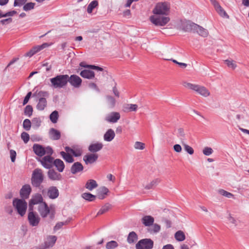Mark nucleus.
<instances>
[{
	"label": "nucleus",
	"instance_id": "nucleus-1",
	"mask_svg": "<svg viewBox=\"0 0 249 249\" xmlns=\"http://www.w3.org/2000/svg\"><path fill=\"white\" fill-rule=\"evenodd\" d=\"M182 85L186 88L196 91L198 94L204 97H208L210 92L205 87L197 84H194L187 82H183Z\"/></svg>",
	"mask_w": 249,
	"mask_h": 249
},
{
	"label": "nucleus",
	"instance_id": "nucleus-2",
	"mask_svg": "<svg viewBox=\"0 0 249 249\" xmlns=\"http://www.w3.org/2000/svg\"><path fill=\"white\" fill-rule=\"evenodd\" d=\"M67 74H59L50 79L51 86L53 89H61L67 85Z\"/></svg>",
	"mask_w": 249,
	"mask_h": 249
},
{
	"label": "nucleus",
	"instance_id": "nucleus-3",
	"mask_svg": "<svg viewBox=\"0 0 249 249\" xmlns=\"http://www.w3.org/2000/svg\"><path fill=\"white\" fill-rule=\"evenodd\" d=\"M13 205L21 216L25 215L27 208V203L24 199L15 198L13 200Z\"/></svg>",
	"mask_w": 249,
	"mask_h": 249
},
{
	"label": "nucleus",
	"instance_id": "nucleus-4",
	"mask_svg": "<svg viewBox=\"0 0 249 249\" xmlns=\"http://www.w3.org/2000/svg\"><path fill=\"white\" fill-rule=\"evenodd\" d=\"M170 8V4L167 2H158L152 12L156 15H167Z\"/></svg>",
	"mask_w": 249,
	"mask_h": 249
},
{
	"label": "nucleus",
	"instance_id": "nucleus-5",
	"mask_svg": "<svg viewBox=\"0 0 249 249\" xmlns=\"http://www.w3.org/2000/svg\"><path fill=\"white\" fill-rule=\"evenodd\" d=\"M31 183L34 187H39L44 180V176L41 169H35L32 173Z\"/></svg>",
	"mask_w": 249,
	"mask_h": 249
},
{
	"label": "nucleus",
	"instance_id": "nucleus-6",
	"mask_svg": "<svg viewBox=\"0 0 249 249\" xmlns=\"http://www.w3.org/2000/svg\"><path fill=\"white\" fill-rule=\"evenodd\" d=\"M33 149L35 153L39 157H42L45 154L52 155L53 153V150L51 147H44L37 143L33 145Z\"/></svg>",
	"mask_w": 249,
	"mask_h": 249
},
{
	"label": "nucleus",
	"instance_id": "nucleus-7",
	"mask_svg": "<svg viewBox=\"0 0 249 249\" xmlns=\"http://www.w3.org/2000/svg\"><path fill=\"white\" fill-rule=\"evenodd\" d=\"M150 20L156 26H163L170 21V18L167 17H159L154 15L150 16Z\"/></svg>",
	"mask_w": 249,
	"mask_h": 249
},
{
	"label": "nucleus",
	"instance_id": "nucleus-8",
	"mask_svg": "<svg viewBox=\"0 0 249 249\" xmlns=\"http://www.w3.org/2000/svg\"><path fill=\"white\" fill-rule=\"evenodd\" d=\"M196 24L190 20H181L178 24V28L185 32H190L194 30Z\"/></svg>",
	"mask_w": 249,
	"mask_h": 249
},
{
	"label": "nucleus",
	"instance_id": "nucleus-9",
	"mask_svg": "<svg viewBox=\"0 0 249 249\" xmlns=\"http://www.w3.org/2000/svg\"><path fill=\"white\" fill-rule=\"evenodd\" d=\"M28 214L29 223L32 227L37 226L39 223L40 218L36 213L33 212L32 208H30Z\"/></svg>",
	"mask_w": 249,
	"mask_h": 249
},
{
	"label": "nucleus",
	"instance_id": "nucleus-10",
	"mask_svg": "<svg viewBox=\"0 0 249 249\" xmlns=\"http://www.w3.org/2000/svg\"><path fill=\"white\" fill-rule=\"evenodd\" d=\"M154 242L150 239H143L140 240L136 245V249H152Z\"/></svg>",
	"mask_w": 249,
	"mask_h": 249
},
{
	"label": "nucleus",
	"instance_id": "nucleus-11",
	"mask_svg": "<svg viewBox=\"0 0 249 249\" xmlns=\"http://www.w3.org/2000/svg\"><path fill=\"white\" fill-rule=\"evenodd\" d=\"M67 83L69 82L70 85L75 88H79L81 87L82 83V79L76 74H72L69 76L68 75Z\"/></svg>",
	"mask_w": 249,
	"mask_h": 249
},
{
	"label": "nucleus",
	"instance_id": "nucleus-12",
	"mask_svg": "<svg viewBox=\"0 0 249 249\" xmlns=\"http://www.w3.org/2000/svg\"><path fill=\"white\" fill-rule=\"evenodd\" d=\"M52 155H48L44 156L42 159H39L38 161H39L42 165L46 169H51L53 164L54 159L51 156Z\"/></svg>",
	"mask_w": 249,
	"mask_h": 249
},
{
	"label": "nucleus",
	"instance_id": "nucleus-13",
	"mask_svg": "<svg viewBox=\"0 0 249 249\" xmlns=\"http://www.w3.org/2000/svg\"><path fill=\"white\" fill-rule=\"evenodd\" d=\"M32 192V188L29 184H25L21 188L19 194L21 199L28 198Z\"/></svg>",
	"mask_w": 249,
	"mask_h": 249
},
{
	"label": "nucleus",
	"instance_id": "nucleus-14",
	"mask_svg": "<svg viewBox=\"0 0 249 249\" xmlns=\"http://www.w3.org/2000/svg\"><path fill=\"white\" fill-rule=\"evenodd\" d=\"M120 118V113L118 112H111L106 116L105 120L110 123H116Z\"/></svg>",
	"mask_w": 249,
	"mask_h": 249
},
{
	"label": "nucleus",
	"instance_id": "nucleus-15",
	"mask_svg": "<svg viewBox=\"0 0 249 249\" xmlns=\"http://www.w3.org/2000/svg\"><path fill=\"white\" fill-rule=\"evenodd\" d=\"M211 3L214 6L216 12L222 17L228 18L229 16L225 11L220 5L219 3L216 0H210Z\"/></svg>",
	"mask_w": 249,
	"mask_h": 249
},
{
	"label": "nucleus",
	"instance_id": "nucleus-16",
	"mask_svg": "<svg viewBox=\"0 0 249 249\" xmlns=\"http://www.w3.org/2000/svg\"><path fill=\"white\" fill-rule=\"evenodd\" d=\"M38 211L40 215L44 218L46 217L50 213V210L46 202L40 204L38 206Z\"/></svg>",
	"mask_w": 249,
	"mask_h": 249
},
{
	"label": "nucleus",
	"instance_id": "nucleus-17",
	"mask_svg": "<svg viewBox=\"0 0 249 249\" xmlns=\"http://www.w3.org/2000/svg\"><path fill=\"white\" fill-rule=\"evenodd\" d=\"M43 197L41 194L38 193L32 196V198L30 200V208H31V206L32 205H36L38 204L39 205L42 203H44V202H43Z\"/></svg>",
	"mask_w": 249,
	"mask_h": 249
},
{
	"label": "nucleus",
	"instance_id": "nucleus-18",
	"mask_svg": "<svg viewBox=\"0 0 249 249\" xmlns=\"http://www.w3.org/2000/svg\"><path fill=\"white\" fill-rule=\"evenodd\" d=\"M98 158V154L92 153L84 156L83 157V160L86 164H92L97 160Z\"/></svg>",
	"mask_w": 249,
	"mask_h": 249
},
{
	"label": "nucleus",
	"instance_id": "nucleus-19",
	"mask_svg": "<svg viewBox=\"0 0 249 249\" xmlns=\"http://www.w3.org/2000/svg\"><path fill=\"white\" fill-rule=\"evenodd\" d=\"M47 195L51 199H55L59 196V191L55 186H51L49 188Z\"/></svg>",
	"mask_w": 249,
	"mask_h": 249
},
{
	"label": "nucleus",
	"instance_id": "nucleus-20",
	"mask_svg": "<svg viewBox=\"0 0 249 249\" xmlns=\"http://www.w3.org/2000/svg\"><path fill=\"white\" fill-rule=\"evenodd\" d=\"M49 178L52 180H60L61 179L62 176L60 174L56 172L53 169H50L48 172Z\"/></svg>",
	"mask_w": 249,
	"mask_h": 249
},
{
	"label": "nucleus",
	"instance_id": "nucleus-21",
	"mask_svg": "<svg viewBox=\"0 0 249 249\" xmlns=\"http://www.w3.org/2000/svg\"><path fill=\"white\" fill-rule=\"evenodd\" d=\"M84 167L83 165L79 162H74L71 168V173L74 175L76 173L81 172L83 170Z\"/></svg>",
	"mask_w": 249,
	"mask_h": 249
},
{
	"label": "nucleus",
	"instance_id": "nucleus-22",
	"mask_svg": "<svg viewBox=\"0 0 249 249\" xmlns=\"http://www.w3.org/2000/svg\"><path fill=\"white\" fill-rule=\"evenodd\" d=\"M103 147V145L101 142H96L90 144L88 147V150L90 152L94 153L101 150Z\"/></svg>",
	"mask_w": 249,
	"mask_h": 249
},
{
	"label": "nucleus",
	"instance_id": "nucleus-23",
	"mask_svg": "<svg viewBox=\"0 0 249 249\" xmlns=\"http://www.w3.org/2000/svg\"><path fill=\"white\" fill-rule=\"evenodd\" d=\"M80 75L83 78L88 79H92L95 76V73L94 71L87 69L81 71L80 72Z\"/></svg>",
	"mask_w": 249,
	"mask_h": 249
},
{
	"label": "nucleus",
	"instance_id": "nucleus-24",
	"mask_svg": "<svg viewBox=\"0 0 249 249\" xmlns=\"http://www.w3.org/2000/svg\"><path fill=\"white\" fill-rule=\"evenodd\" d=\"M49 134L50 138L53 140H58L61 137L60 132L53 128L50 129Z\"/></svg>",
	"mask_w": 249,
	"mask_h": 249
},
{
	"label": "nucleus",
	"instance_id": "nucleus-25",
	"mask_svg": "<svg viewBox=\"0 0 249 249\" xmlns=\"http://www.w3.org/2000/svg\"><path fill=\"white\" fill-rule=\"evenodd\" d=\"M57 238L54 235L48 236L45 241V247L49 248L53 247L56 241Z\"/></svg>",
	"mask_w": 249,
	"mask_h": 249
},
{
	"label": "nucleus",
	"instance_id": "nucleus-26",
	"mask_svg": "<svg viewBox=\"0 0 249 249\" xmlns=\"http://www.w3.org/2000/svg\"><path fill=\"white\" fill-rule=\"evenodd\" d=\"M154 222V218L150 215L144 216L142 218V223L146 227L152 226Z\"/></svg>",
	"mask_w": 249,
	"mask_h": 249
},
{
	"label": "nucleus",
	"instance_id": "nucleus-27",
	"mask_svg": "<svg viewBox=\"0 0 249 249\" xmlns=\"http://www.w3.org/2000/svg\"><path fill=\"white\" fill-rule=\"evenodd\" d=\"M194 31H196L199 35L204 37H207L209 34L207 29H204L197 24H196V26L194 28Z\"/></svg>",
	"mask_w": 249,
	"mask_h": 249
},
{
	"label": "nucleus",
	"instance_id": "nucleus-28",
	"mask_svg": "<svg viewBox=\"0 0 249 249\" xmlns=\"http://www.w3.org/2000/svg\"><path fill=\"white\" fill-rule=\"evenodd\" d=\"M115 133L111 128L108 129L104 135V139L107 142H111L115 137Z\"/></svg>",
	"mask_w": 249,
	"mask_h": 249
},
{
	"label": "nucleus",
	"instance_id": "nucleus-29",
	"mask_svg": "<svg viewBox=\"0 0 249 249\" xmlns=\"http://www.w3.org/2000/svg\"><path fill=\"white\" fill-rule=\"evenodd\" d=\"M53 165H54L59 172H62L65 168L64 162L60 159L54 160Z\"/></svg>",
	"mask_w": 249,
	"mask_h": 249
},
{
	"label": "nucleus",
	"instance_id": "nucleus-30",
	"mask_svg": "<svg viewBox=\"0 0 249 249\" xmlns=\"http://www.w3.org/2000/svg\"><path fill=\"white\" fill-rule=\"evenodd\" d=\"M98 186L96 181L94 179H89L85 184V188L89 191H92Z\"/></svg>",
	"mask_w": 249,
	"mask_h": 249
},
{
	"label": "nucleus",
	"instance_id": "nucleus-31",
	"mask_svg": "<svg viewBox=\"0 0 249 249\" xmlns=\"http://www.w3.org/2000/svg\"><path fill=\"white\" fill-rule=\"evenodd\" d=\"M47 106V100L45 98H39L36 108L39 110H43Z\"/></svg>",
	"mask_w": 249,
	"mask_h": 249
},
{
	"label": "nucleus",
	"instance_id": "nucleus-32",
	"mask_svg": "<svg viewBox=\"0 0 249 249\" xmlns=\"http://www.w3.org/2000/svg\"><path fill=\"white\" fill-rule=\"evenodd\" d=\"M108 192V189L106 187H102L98 190L97 196L100 199H103L105 198V195H107Z\"/></svg>",
	"mask_w": 249,
	"mask_h": 249
},
{
	"label": "nucleus",
	"instance_id": "nucleus-33",
	"mask_svg": "<svg viewBox=\"0 0 249 249\" xmlns=\"http://www.w3.org/2000/svg\"><path fill=\"white\" fill-rule=\"evenodd\" d=\"M60 155L67 162L72 163L74 161V159L72 156L70 154H66L64 151L60 152Z\"/></svg>",
	"mask_w": 249,
	"mask_h": 249
},
{
	"label": "nucleus",
	"instance_id": "nucleus-34",
	"mask_svg": "<svg viewBox=\"0 0 249 249\" xmlns=\"http://www.w3.org/2000/svg\"><path fill=\"white\" fill-rule=\"evenodd\" d=\"M107 104L109 108H113L116 105V100L114 98L110 95L106 96Z\"/></svg>",
	"mask_w": 249,
	"mask_h": 249
},
{
	"label": "nucleus",
	"instance_id": "nucleus-35",
	"mask_svg": "<svg viewBox=\"0 0 249 249\" xmlns=\"http://www.w3.org/2000/svg\"><path fill=\"white\" fill-rule=\"evenodd\" d=\"M137 235L134 231L130 232L127 237V241L129 244L135 242L137 240Z\"/></svg>",
	"mask_w": 249,
	"mask_h": 249
},
{
	"label": "nucleus",
	"instance_id": "nucleus-36",
	"mask_svg": "<svg viewBox=\"0 0 249 249\" xmlns=\"http://www.w3.org/2000/svg\"><path fill=\"white\" fill-rule=\"evenodd\" d=\"M50 45L47 43H44L41 45L36 46L32 48L33 51L34 53L36 54L43 49L49 47Z\"/></svg>",
	"mask_w": 249,
	"mask_h": 249
},
{
	"label": "nucleus",
	"instance_id": "nucleus-37",
	"mask_svg": "<svg viewBox=\"0 0 249 249\" xmlns=\"http://www.w3.org/2000/svg\"><path fill=\"white\" fill-rule=\"evenodd\" d=\"M175 238L178 241H182L185 239V235L181 231H178L175 234Z\"/></svg>",
	"mask_w": 249,
	"mask_h": 249
},
{
	"label": "nucleus",
	"instance_id": "nucleus-38",
	"mask_svg": "<svg viewBox=\"0 0 249 249\" xmlns=\"http://www.w3.org/2000/svg\"><path fill=\"white\" fill-rule=\"evenodd\" d=\"M82 197L89 201H92L95 199L96 196L89 193H84L82 194Z\"/></svg>",
	"mask_w": 249,
	"mask_h": 249
},
{
	"label": "nucleus",
	"instance_id": "nucleus-39",
	"mask_svg": "<svg viewBox=\"0 0 249 249\" xmlns=\"http://www.w3.org/2000/svg\"><path fill=\"white\" fill-rule=\"evenodd\" d=\"M98 4V1L94 0L92 1L88 5L87 8V12L88 13H91L92 10L95 8Z\"/></svg>",
	"mask_w": 249,
	"mask_h": 249
},
{
	"label": "nucleus",
	"instance_id": "nucleus-40",
	"mask_svg": "<svg viewBox=\"0 0 249 249\" xmlns=\"http://www.w3.org/2000/svg\"><path fill=\"white\" fill-rule=\"evenodd\" d=\"M58 118V112L56 110L53 111L50 115V119L53 123H56Z\"/></svg>",
	"mask_w": 249,
	"mask_h": 249
},
{
	"label": "nucleus",
	"instance_id": "nucleus-41",
	"mask_svg": "<svg viewBox=\"0 0 249 249\" xmlns=\"http://www.w3.org/2000/svg\"><path fill=\"white\" fill-rule=\"evenodd\" d=\"M118 246V243L115 241H111L107 242L106 247L107 249H114Z\"/></svg>",
	"mask_w": 249,
	"mask_h": 249
},
{
	"label": "nucleus",
	"instance_id": "nucleus-42",
	"mask_svg": "<svg viewBox=\"0 0 249 249\" xmlns=\"http://www.w3.org/2000/svg\"><path fill=\"white\" fill-rule=\"evenodd\" d=\"M35 6V3L34 2H28L27 3H25L23 7V9L25 11H28L31 10H32L34 8Z\"/></svg>",
	"mask_w": 249,
	"mask_h": 249
},
{
	"label": "nucleus",
	"instance_id": "nucleus-43",
	"mask_svg": "<svg viewBox=\"0 0 249 249\" xmlns=\"http://www.w3.org/2000/svg\"><path fill=\"white\" fill-rule=\"evenodd\" d=\"M225 63L227 64L228 67L233 70L235 69L237 67L236 62L232 60L227 59L225 60Z\"/></svg>",
	"mask_w": 249,
	"mask_h": 249
},
{
	"label": "nucleus",
	"instance_id": "nucleus-44",
	"mask_svg": "<svg viewBox=\"0 0 249 249\" xmlns=\"http://www.w3.org/2000/svg\"><path fill=\"white\" fill-rule=\"evenodd\" d=\"M218 192L221 195L227 197L228 198H231L233 196V194L228 192L223 189H219L218 190Z\"/></svg>",
	"mask_w": 249,
	"mask_h": 249
},
{
	"label": "nucleus",
	"instance_id": "nucleus-45",
	"mask_svg": "<svg viewBox=\"0 0 249 249\" xmlns=\"http://www.w3.org/2000/svg\"><path fill=\"white\" fill-rule=\"evenodd\" d=\"M110 205L108 204H105L100 209L97 215H100L105 213L108 211Z\"/></svg>",
	"mask_w": 249,
	"mask_h": 249
},
{
	"label": "nucleus",
	"instance_id": "nucleus-46",
	"mask_svg": "<svg viewBox=\"0 0 249 249\" xmlns=\"http://www.w3.org/2000/svg\"><path fill=\"white\" fill-rule=\"evenodd\" d=\"M125 108L129 111H136L138 108V106L136 104H127Z\"/></svg>",
	"mask_w": 249,
	"mask_h": 249
},
{
	"label": "nucleus",
	"instance_id": "nucleus-47",
	"mask_svg": "<svg viewBox=\"0 0 249 249\" xmlns=\"http://www.w3.org/2000/svg\"><path fill=\"white\" fill-rule=\"evenodd\" d=\"M31 126V123L30 120L26 119L24 120L23 123V127L27 131L30 129Z\"/></svg>",
	"mask_w": 249,
	"mask_h": 249
},
{
	"label": "nucleus",
	"instance_id": "nucleus-48",
	"mask_svg": "<svg viewBox=\"0 0 249 249\" xmlns=\"http://www.w3.org/2000/svg\"><path fill=\"white\" fill-rule=\"evenodd\" d=\"M33 107L30 105H27L24 109V114L30 117L32 115Z\"/></svg>",
	"mask_w": 249,
	"mask_h": 249
},
{
	"label": "nucleus",
	"instance_id": "nucleus-49",
	"mask_svg": "<svg viewBox=\"0 0 249 249\" xmlns=\"http://www.w3.org/2000/svg\"><path fill=\"white\" fill-rule=\"evenodd\" d=\"M134 148L137 150H143L145 148V144L140 142H136L134 144Z\"/></svg>",
	"mask_w": 249,
	"mask_h": 249
},
{
	"label": "nucleus",
	"instance_id": "nucleus-50",
	"mask_svg": "<svg viewBox=\"0 0 249 249\" xmlns=\"http://www.w3.org/2000/svg\"><path fill=\"white\" fill-rule=\"evenodd\" d=\"M185 151L190 155H193L194 153L193 148L187 144H183Z\"/></svg>",
	"mask_w": 249,
	"mask_h": 249
},
{
	"label": "nucleus",
	"instance_id": "nucleus-51",
	"mask_svg": "<svg viewBox=\"0 0 249 249\" xmlns=\"http://www.w3.org/2000/svg\"><path fill=\"white\" fill-rule=\"evenodd\" d=\"M21 138L24 142V143H27L30 139L29 135L27 133L25 132H23L21 133Z\"/></svg>",
	"mask_w": 249,
	"mask_h": 249
},
{
	"label": "nucleus",
	"instance_id": "nucleus-52",
	"mask_svg": "<svg viewBox=\"0 0 249 249\" xmlns=\"http://www.w3.org/2000/svg\"><path fill=\"white\" fill-rule=\"evenodd\" d=\"M213 151L212 148L205 147L203 150V154L205 156H209L213 153Z\"/></svg>",
	"mask_w": 249,
	"mask_h": 249
},
{
	"label": "nucleus",
	"instance_id": "nucleus-53",
	"mask_svg": "<svg viewBox=\"0 0 249 249\" xmlns=\"http://www.w3.org/2000/svg\"><path fill=\"white\" fill-rule=\"evenodd\" d=\"M41 121L39 118H35L32 120L33 126L38 127L41 124Z\"/></svg>",
	"mask_w": 249,
	"mask_h": 249
},
{
	"label": "nucleus",
	"instance_id": "nucleus-54",
	"mask_svg": "<svg viewBox=\"0 0 249 249\" xmlns=\"http://www.w3.org/2000/svg\"><path fill=\"white\" fill-rule=\"evenodd\" d=\"M28 0H15L14 2V6H21L24 4Z\"/></svg>",
	"mask_w": 249,
	"mask_h": 249
},
{
	"label": "nucleus",
	"instance_id": "nucleus-55",
	"mask_svg": "<svg viewBox=\"0 0 249 249\" xmlns=\"http://www.w3.org/2000/svg\"><path fill=\"white\" fill-rule=\"evenodd\" d=\"M88 87L90 89H94L95 90H96V91H97L98 92H100L99 89L98 88V87L96 85V84H95L94 83L89 82V84H88Z\"/></svg>",
	"mask_w": 249,
	"mask_h": 249
},
{
	"label": "nucleus",
	"instance_id": "nucleus-56",
	"mask_svg": "<svg viewBox=\"0 0 249 249\" xmlns=\"http://www.w3.org/2000/svg\"><path fill=\"white\" fill-rule=\"evenodd\" d=\"M49 96V93L47 91H40L37 93V96L39 98H45L46 97H48Z\"/></svg>",
	"mask_w": 249,
	"mask_h": 249
},
{
	"label": "nucleus",
	"instance_id": "nucleus-57",
	"mask_svg": "<svg viewBox=\"0 0 249 249\" xmlns=\"http://www.w3.org/2000/svg\"><path fill=\"white\" fill-rule=\"evenodd\" d=\"M153 227L151 229V231H153L154 233H157L160 231V226L157 224H153Z\"/></svg>",
	"mask_w": 249,
	"mask_h": 249
},
{
	"label": "nucleus",
	"instance_id": "nucleus-58",
	"mask_svg": "<svg viewBox=\"0 0 249 249\" xmlns=\"http://www.w3.org/2000/svg\"><path fill=\"white\" fill-rule=\"evenodd\" d=\"M158 181L157 179L154 180L152 181L150 183L146 185L145 187V188L146 189H151L154 185H155L158 183Z\"/></svg>",
	"mask_w": 249,
	"mask_h": 249
},
{
	"label": "nucleus",
	"instance_id": "nucleus-59",
	"mask_svg": "<svg viewBox=\"0 0 249 249\" xmlns=\"http://www.w3.org/2000/svg\"><path fill=\"white\" fill-rule=\"evenodd\" d=\"M12 21V18H9L6 19H2L0 21V23L2 25L8 24Z\"/></svg>",
	"mask_w": 249,
	"mask_h": 249
},
{
	"label": "nucleus",
	"instance_id": "nucleus-60",
	"mask_svg": "<svg viewBox=\"0 0 249 249\" xmlns=\"http://www.w3.org/2000/svg\"><path fill=\"white\" fill-rule=\"evenodd\" d=\"M31 95H32V92H29L27 94V95L25 97V98L24 99V100H23V105H26L28 102L30 98Z\"/></svg>",
	"mask_w": 249,
	"mask_h": 249
},
{
	"label": "nucleus",
	"instance_id": "nucleus-61",
	"mask_svg": "<svg viewBox=\"0 0 249 249\" xmlns=\"http://www.w3.org/2000/svg\"><path fill=\"white\" fill-rule=\"evenodd\" d=\"M10 157L11 159V161L12 162H14L16 160V152L15 151L13 150H11L10 151Z\"/></svg>",
	"mask_w": 249,
	"mask_h": 249
},
{
	"label": "nucleus",
	"instance_id": "nucleus-62",
	"mask_svg": "<svg viewBox=\"0 0 249 249\" xmlns=\"http://www.w3.org/2000/svg\"><path fill=\"white\" fill-rule=\"evenodd\" d=\"M65 224V223L63 222H60L57 223L55 225V226L54 227V229H53L54 231H57L58 230L60 229Z\"/></svg>",
	"mask_w": 249,
	"mask_h": 249
},
{
	"label": "nucleus",
	"instance_id": "nucleus-63",
	"mask_svg": "<svg viewBox=\"0 0 249 249\" xmlns=\"http://www.w3.org/2000/svg\"><path fill=\"white\" fill-rule=\"evenodd\" d=\"M228 220L229 221V222L233 224L234 226L237 225V222L236 219L232 217L231 214L229 215V217H228Z\"/></svg>",
	"mask_w": 249,
	"mask_h": 249
},
{
	"label": "nucleus",
	"instance_id": "nucleus-64",
	"mask_svg": "<svg viewBox=\"0 0 249 249\" xmlns=\"http://www.w3.org/2000/svg\"><path fill=\"white\" fill-rule=\"evenodd\" d=\"M178 137L180 138H184L185 137V133L183 129L179 128L178 129Z\"/></svg>",
	"mask_w": 249,
	"mask_h": 249
}]
</instances>
